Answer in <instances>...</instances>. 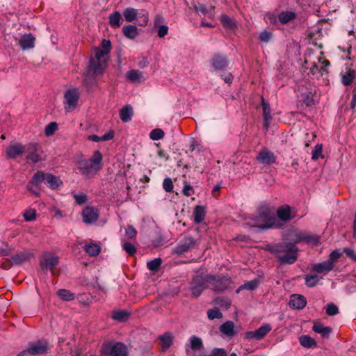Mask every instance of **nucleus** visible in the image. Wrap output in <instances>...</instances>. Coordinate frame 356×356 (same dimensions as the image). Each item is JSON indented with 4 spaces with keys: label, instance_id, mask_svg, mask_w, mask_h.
I'll return each mask as SVG.
<instances>
[{
    "label": "nucleus",
    "instance_id": "obj_37",
    "mask_svg": "<svg viewBox=\"0 0 356 356\" xmlns=\"http://www.w3.org/2000/svg\"><path fill=\"white\" fill-rule=\"evenodd\" d=\"M296 17V13L293 11H282L278 15V19L282 24L293 20Z\"/></svg>",
    "mask_w": 356,
    "mask_h": 356
},
{
    "label": "nucleus",
    "instance_id": "obj_43",
    "mask_svg": "<svg viewBox=\"0 0 356 356\" xmlns=\"http://www.w3.org/2000/svg\"><path fill=\"white\" fill-rule=\"evenodd\" d=\"M84 249L90 256H97L101 251L99 245L92 243L86 244Z\"/></svg>",
    "mask_w": 356,
    "mask_h": 356
},
{
    "label": "nucleus",
    "instance_id": "obj_31",
    "mask_svg": "<svg viewBox=\"0 0 356 356\" xmlns=\"http://www.w3.org/2000/svg\"><path fill=\"white\" fill-rule=\"evenodd\" d=\"M122 15L127 22H132L138 17L139 13L134 8L127 7L124 9Z\"/></svg>",
    "mask_w": 356,
    "mask_h": 356
},
{
    "label": "nucleus",
    "instance_id": "obj_26",
    "mask_svg": "<svg viewBox=\"0 0 356 356\" xmlns=\"http://www.w3.org/2000/svg\"><path fill=\"white\" fill-rule=\"evenodd\" d=\"M122 32L127 38L131 40H134L139 34L138 28L133 24L124 26L122 29Z\"/></svg>",
    "mask_w": 356,
    "mask_h": 356
},
{
    "label": "nucleus",
    "instance_id": "obj_1",
    "mask_svg": "<svg viewBox=\"0 0 356 356\" xmlns=\"http://www.w3.org/2000/svg\"><path fill=\"white\" fill-rule=\"evenodd\" d=\"M266 250L273 254L280 264H293L298 259V248L291 242L269 244Z\"/></svg>",
    "mask_w": 356,
    "mask_h": 356
},
{
    "label": "nucleus",
    "instance_id": "obj_54",
    "mask_svg": "<svg viewBox=\"0 0 356 356\" xmlns=\"http://www.w3.org/2000/svg\"><path fill=\"white\" fill-rule=\"evenodd\" d=\"M137 232L132 225H128L125 228V236L129 239H134L136 237Z\"/></svg>",
    "mask_w": 356,
    "mask_h": 356
},
{
    "label": "nucleus",
    "instance_id": "obj_53",
    "mask_svg": "<svg viewBox=\"0 0 356 356\" xmlns=\"http://www.w3.org/2000/svg\"><path fill=\"white\" fill-rule=\"evenodd\" d=\"M272 37H273V33L270 31H268L266 30L263 31L259 35V38L260 41L265 42V43H268L271 40Z\"/></svg>",
    "mask_w": 356,
    "mask_h": 356
},
{
    "label": "nucleus",
    "instance_id": "obj_35",
    "mask_svg": "<svg viewBox=\"0 0 356 356\" xmlns=\"http://www.w3.org/2000/svg\"><path fill=\"white\" fill-rule=\"evenodd\" d=\"M133 115V108L131 105L123 106L120 111V119L124 122H129Z\"/></svg>",
    "mask_w": 356,
    "mask_h": 356
},
{
    "label": "nucleus",
    "instance_id": "obj_33",
    "mask_svg": "<svg viewBox=\"0 0 356 356\" xmlns=\"http://www.w3.org/2000/svg\"><path fill=\"white\" fill-rule=\"evenodd\" d=\"M260 284V280L258 278H255L254 280H250L248 282H245L240 287H238L236 293H239L242 290H248V291H253L256 289Z\"/></svg>",
    "mask_w": 356,
    "mask_h": 356
},
{
    "label": "nucleus",
    "instance_id": "obj_62",
    "mask_svg": "<svg viewBox=\"0 0 356 356\" xmlns=\"http://www.w3.org/2000/svg\"><path fill=\"white\" fill-rule=\"evenodd\" d=\"M149 64V60L147 57H139L138 58V65L140 68H145Z\"/></svg>",
    "mask_w": 356,
    "mask_h": 356
},
{
    "label": "nucleus",
    "instance_id": "obj_42",
    "mask_svg": "<svg viewBox=\"0 0 356 356\" xmlns=\"http://www.w3.org/2000/svg\"><path fill=\"white\" fill-rule=\"evenodd\" d=\"M57 295L64 301H71L75 299V294L67 289H59Z\"/></svg>",
    "mask_w": 356,
    "mask_h": 356
},
{
    "label": "nucleus",
    "instance_id": "obj_23",
    "mask_svg": "<svg viewBox=\"0 0 356 356\" xmlns=\"http://www.w3.org/2000/svg\"><path fill=\"white\" fill-rule=\"evenodd\" d=\"M277 216L281 221H289L293 218L291 207L286 204L280 207L277 210Z\"/></svg>",
    "mask_w": 356,
    "mask_h": 356
},
{
    "label": "nucleus",
    "instance_id": "obj_16",
    "mask_svg": "<svg viewBox=\"0 0 356 356\" xmlns=\"http://www.w3.org/2000/svg\"><path fill=\"white\" fill-rule=\"evenodd\" d=\"M24 152V145L19 143H15L10 145L6 150V158L15 159Z\"/></svg>",
    "mask_w": 356,
    "mask_h": 356
},
{
    "label": "nucleus",
    "instance_id": "obj_63",
    "mask_svg": "<svg viewBox=\"0 0 356 356\" xmlns=\"http://www.w3.org/2000/svg\"><path fill=\"white\" fill-rule=\"evenodd\" d=\"M341 252H340L338 250H333L329 256L328 261H331L334 264V262L337 261V259L341 257Z\"/></svg>",
    "mask_w": 356,
    "mask_h": 356
},
{
    "label": "nucleus",
    "instance_id": "obj_45",
    "mask_svg": "<svg viewBox=\"0 0 356 356\" xmlns=\"http://www.w3.org/2000/svg\"><path fill=\"white\" fill-rule=\"evenodd\" d=\"M142 73L136 70H131L126 74V77L131 82H137L140 81Z\"/></svg>",
    "mask_w": 356,
    "mask_h": 356
},
{
    "label": "nucleus",
    "instance_id": "obj_29",
    "mask_svg": "<svg viewBox=\"0 0 356 356\" xmlns=\"http://www.w3.org/2000/svg\"><path fill=\"white\" fill-rule=\"evenodd\" d=\"M122 22V15L118 10L112 13L108 17V23L112 28H119L121 26Z\"/></svg>",
    "mask_w": 356,
    "mask_h": 356
},
{
    "label": "nucleus",
    "instance_id": "obj_3",
    "mask_svg": "<svg viewBox=\"0 0 356 356\" xmlns=\"http://www.w3.org/2000/svg\"><path fill=\"white\" fill-rule=\"evenodd\" d=\"M102 154L99 150H95L89 159H82L78 161L77 168L82 175L91 177L102 168Z\"/></svg>",
    "mask_w": 356,
    "mask_h": 356
},
{
    "label": "nucleus",
    "instance_id": "obj_34",
    "mask_svg": "<svg viewBox=\"0 0 356 356\" xmlns=\"http://www.w3.org/2000/svg\"><path fill=\"white\" fill-rule=\"evenodd\" d=\"M31 256L32 254L29 252H20L13 256L10 258V261H12L14 264L18 265L28 261Z\"/></svg>",
    "mask_w": 356,
    "mask_h": 356
},
{
    "label": "nucleus",
    "instance_id": "obj_56",
    "mask_svg": "<svg viewBox=\"0 0 356 356\" xmlns=\"http://www.w3.org/2000/svg\"><path fill=\"white\" fill-rule=\"evenodd\" d=\"M339 313V309L334 303H329L326 307V314L329 316H334Z\"/></svg>",
    "mask_w": 356,
    "mask_h": 356
},
{
    "label": "nucleus",
    "instance_id": "obj_10",
    "mask_svg": "<svg viewBox=\"0 0 356 356\" xmlns=\"http://www.w3.org/2000/svg\"><path fill=\"white\" fill-rule=\"evenodd\" d=\"M256 159L259 163L270 165L275 163L277 157L275 154L268 148L263 147L258 152Z\"/></svg>",
    "mask_w": 356,
    "mask_h": 356
},
{
    "label": "nucleus",
    "instance_id": "obj_8",
    "mask_svg": "<svg viewBox=\"0 0 356 356\" xmlns=\"http://www.w3.org/2000/svg\"><path fill=\"white\" fill-rule=\"evenodd\" d=\"M191 348L193 352V356H227V351L224 348H215L209 355L197 354L195 352L203 348V343L201 338L193 336L190 339Z\"/></svg>",
    "mask_w": 356,
    "mask_h": 356
},
{
    "label": "nucleus",
    "instance_id": "obj_38",
    "mask_svg": "<svg viewBox=\"0 0 356 356\" xmlns=\"http://www.w3.org/2000/svg\"><path fill=\"white\" fill-rule=\"evenodd\" d=\"M46 177L47 174L42 171H38L33 175L31 180L29 181V184L38 188L42 182H45Z\"/></svg>",
    "mask_w": 356,
    "mask_h": 356
},
{
    "label": "nucleus",
    "instance_id": "obj_21",
    "mask_svg": "<svg viewBox=\"0 0 356 356\" xmlns=\"http://www.w3.org/2000/svg\"><path fill=\"white\" fill-rule=\"evenodd\" d=\"M83 222L86 224H92L97 221L98 213L95 209L92 207H86L82 211Z\"/></svg>",
    "mask_w": 356,
    "mask_h": 356
},
{
    "label": "nucleus",
    "instance_id": "obj_24",
    "mask_svg": "<svg viewBox=\"0 0 356 356\" xmlns=\"http://www.w3.org/2000/svg\"><path fill=\"white\" fill-rule=\"evenodd\" d=\"M312 330L316 333L320 334L323 338H328L332 332V329L330 327L324 326L319 322L314 323Z\"/></svg>",
    "mask_w": 356,
    "mask_h": 356
},
{
    "label": "nucleus",
    "instance_id": "obj_50",
    "mask_svg": "<svg viewBox=\"0 0 356 356\" xmlns=\"http://www.w3.org/2000/svg\"><path fill=\"white\" fill-rule=\"evenodd\" d=\"M122 249L129 256H133L137 250L134 245L129 242H124L122 243Z\"/></svg>",
    "mask_w": 356,
    "mask_h": 356
},
{
    "label": "nucleus",
    "instance_id": "obj_25",
    "mask_svg": "<svg viewBox=\"0 0 356 356\" xmlns=\"http://www.w3.org/2000/svg\"><path fill=\"white\" fill-rule=\"evenodd\" d=\"M356 76V72L353 69H347L345 72H341V83L343 86H350Z\"/></svg>",
    "mask_w": 356,
    "mask_h": 356
},
{
    "label": "nucleus",
    "instance_id": "obj_5",
    "mask_svg": "<svg viewBox=\"0 0 356 356\" xmlns=\"http://www.w3.org/2000/svg\"><path fill=\"white\" fill-rule=\"evenodd\" d=\"M209 289L215 292H223L230 285L231 277L228 275H208Z\"/></svg>",
    "mask_w": 356,
    "mask_h": 356
},
{
    "label": "nucleus",
    "instance_id": "obj_44",
    "mask_svg": "<svg viewBox=\"0 0 356 356\" xmlns=\"http://www.w3.org/2000/svg\"><path fill=\"white\" fill-rule=\"evenodd\" d=\"M220 22L224 27L229 29H234L236 27L235 22L227 15L221 16Z\"/></svg>",
    "mask_w": 356,
    "mask_h": 356
},
{
    "label": "nucleus",
    "instance_id": "obj_41",
    "mask_svg": "<svg viewBox=\"0 0 356 356\" xmlns=\"http://www.w3.org/2000/svg\"><path fill=\"white\" fill-rule=\"evenodd\" d=\"M300 343L302 346L307 348L316 346V342L314 339L309 335H302L299 338Z\"/></svg>",
    "mask_w": 356,
    "mask_h": 356
},
{
    "label": "nucleus",
    "instance_id": "obj_49",
    "mask_svg": "<svg viewBox=\"0 0 356 356\" xmlns=\"http://www.w3.org/2000/svg\"><path fill=\"white\" fill-rule=\"evenodd\" d=\"M58 129V124L56 122L49 123L44 129V134L47 136H52Z\"/></svg>",
    "mask_w": 356,
    "mask_h": 356
},
{
    "label": "nucleus",
    "instance_id": "obj_55",
    "mask_svg": "<svg viewBox=\"0 0 356 356\" xmlns=\"http://www.w3.org/2000/svg\"><path fill=\"white\" fill-rule=\"evenodd\" d=\"M163 188L166 192H172L173 191V183L170 178L166 177L164 179L163 182Z\"/></svg>",
    "mask_w": 356,
    "mask_h": 356
},
{
    "label": "nucleus",
    "instance_id": "obj_39",
    "mask_svg": "<svg viewBox=\"0 0 356 356\" xmlns=\"http://www.w3.org/2000/svg\"><path fill=\"white\" fill-rule=\"evenodd\" d=\"M129 316L130 313L125 310H114L112 314V318L119 322H126Z\"/></svg>",
    "mask_w": 356,
    "mask_h": 356
},
{
    "label": "nucleus",
    "instance_id": "obj_19",
    "mask_svg": "<svg viewBox=\"0 0 356 356\" xmlns=\"http://www.w3.org/2000/svg\"><path fill=\"white\" fill-rule=\"evenodd\" d=\"M334 268V264L331 261H325L321 263H316L312 266V271L317 273L327 274Z\"/></svg>",
    "mask_w": 356,
    "mask_h": 356
},
{
    "label": "nucleus",
    "instance_id": "obj_27",
    "mask_svg": "<svg viewBox=\"0 0 356 356\" xmlns=\"http://www.w3.org/2000/svg\"><path fill=\"white\" fill-rule=\"evenodd\" d=\"M262 108L264 116V127L267 129H268L270 121L272 120L270 114L271 109L268 103L266 102L264 99H262Z\"/></svg>",
    "mask_w": 356,
    "mask_h": 356
},
{
    "label": "nucleus",
    "instance_id": "obj_6",
    "mask_svg": "<svg viewBox=\"0 0 356 356\" xmlns=\"http://www.w3.org/2000/svg\"><path fill=\"white\" fill-rule=\"evenodd\" d=\"M104 354L109 356H127L128 348L127 346L122 342H104L101 348Z\"/></svg>",
    "mask_w": 356,
    "mask_h": 356
},
{
    "label": "nucleus",
    "instance_id": "obj_58",
    "mask_svg": "<svg viewBox=\"0 0 356 356\" xmlns=\"http://www.w3.org/2000/svg\"><path fill=\"white\" fill-rule=\"evenodd\" d=\"M322 149H323V146L321 144H317L314 147V149L312 151V160H317L320 157L321 152H322Z\"/></svg>",
    "mask_w": 356,
    "mask_h": 356
},
{
    "label": "nucleus",
    "instance_id": "obj_64",
    "mask_svg": "<svg viewBox=\"0 0 356 356\" xmlns=\"http://www.w3.org/2000/svg\"><path fill=\"white\" fill-rule=\"evenodd\" d=\"M102 49L106 51L109 54L111 49V42L108 40L104 39L101 43Z\"/></svg>",
    "mask_w": 356,
    "mask_h": 356
},
{
    "label": "nucleus",
    "instance_id": "obj_47",
    "mask_svg": "<svg viewBox=\"0 0 356 356\" xmlns=\"http://www.w3.org/2000/svg\"><path fill=\"white\" fill-rule=\"evenodd\" d=\"M162 264V260L161 258H155L147 264V268L151 271H156Z\"/></svg>",
    "mask_w": 356,
    "mask_h": 356
},
{
    "label": "nucleus",
    "instance_id": "obj_60",
    "mask_svg": "<svg viewBox=\"0 0 356 356\" xmlns=\"http://www.w3.org/2000/svg\"><path fill=\"white\" fill-rule=\"evenodd\" d=\"M168 33V26L166 25H159L157 31L158 37L164 38Z\"/></svg>",
    "mask_w": 356,
    "mask_h": 356
},
{
    "label": "nucleus",
    "instance_id": "obj_9",
    "mask_svg": "<svg viewBox=\"0 0 356 356\" xmlns=\"http://www.w3.org/2000/svg\"><path fill=\"white\" fill-rule=\"evenodd\" d=\"M272 330L268 323H263L257 330L246 332L244 339L248 340L260 341Z\"/></svg>",
    "mask_w": 356,
    "mask_h": 356
},
{
    "label": "nucleus",
    "instance_id": "obj_13",
    "mask_svg": "<svg viewBox=\"0 0 356 356\" xmlns=\"http://www.w3.org/2000/svg\"><path fill=\"white\" fill-rule=\"evenodd\" d=\"M29 348L33 356L46 353L48 350V342L45 340H38L29 343Z\"/></svg>",
    "mask_w": 356,
    "mask_h": 356
},
{
    "label": "nucleus",
    "instance_id": "obj_28",
    "mask_svg": "<svg viewBox=\"0 0 356 356\" xmlns=\"http://www.w3.org/2000/svg\"><path fill=\"white\" fill-rule=\"evenodd\" d=\"M44 184L51 189L54 190L59 188V186L63 184V182L58 177L50 173H47Z\"/></svg>",
    "mask_w": 356,
    "mask_h": 356
},
{
    "label": "nucleus",
    "instance_id": "obj_11",
    "mask_svg": "<svg viewBox=\"0 0 356 356\" xmlns=\"http://www.w3.org/2000/svg\"><path fill=\"white\" fill-rule=\"evenodd\" d=\"M40 149V145L35 143L24 145V152L27 154L26 159L28 161L36 163L40 160V156L39 154Z\"/></svg>",
    "mask_w": 356,
    "mask_h": 356
},
{
    "label": "nucleus",
    "instance_id": "obj_20",
    "mask_svg": "<svg viewBox=\"0 0 356 356\" xmlns=\"http://www.w3.org/2000/svg\"><path fill=\"white\" fill-rule=\"evenodd\" d=\"M307 304L305 296L299 294H293L290 298L289 305L291 308L302 309Z\"/></svg>",
    "mask_w": 356,
    "mask_h": 356
},
{
    "label": "nucleus",
    "instance_id": "obj_61",
    "mask_svg": "<svg viewBox=\"0 0 356 356\" xmlns=\"http://www.w3.org/2000/svg\"><path fill=\"white\" fill-rule=\"evenodd\" d=\"M24 217L26 221H32L36 218L35 211L34 210H26L24 213Z\"/></svg>",
    "mask_w": 356,
    "mask_h": 356
},
{
    "label": "nucleus",
    "instance_id": "obj_18",
    "mask_svg": "<svg viewBox=\"0 0 356 356\" xmlns=\"http://www.w3.org/2000/svg\"><path fill=\"white\" fill-rule=\"evenodd\" d=\"M106 67V60H95L92 57L90 60L89 71L95 76L102 74Z\"/></svg>",
    "mask_w": 356,
    "mask_h": 356
},
{
    "label": "nucleus",
    "instance_id": "obj_59",
    "mask_svg": "<svg viewBox=\"0 0 356 356\" xmlns=\"http://www.w3.org/2000/svg\"><path fill=\"white\" fill-rule=\"evenodd\" d=\"M73 197L76 202L79 205L83 204L87 200V196L84 193L74 194Z\"/></svg>",
    "mask_w": 356,
    "mask_h": 356
},
{
    "label": "nucleus",
    "instance_id": "obj_46",
    "mask_svg": "<svg viewBox=\"0 0 356 356\" xmlns=\"http://www.w3.org/2000/svg\"><path fill=\"white\" fill-rule=\"evenodd\" d=\"M305 284L310 288L314 287L317 285L320 280V277L318 275H307L305 277Z\"/></svg>",
    "mask_w": 356,
    "mask_h": 356
},
{
    "label": "nucleus",
    "instance_id": "obj_40",
    "mask_svg": "<svg viewBox=\"0 0 356 356\" xmlns=\"http://www.w3.org/2000/svg\"><path fill=\"white\" fill-rule=\"evenodd\" d=\"M159 339L161 341L162 350H166L172 343L173 337L170 332H166L163 335L159 336Z\"/></svg>",
    "mask_w": 356,
    "mask_h": 356
},
{
    "label": "nucleus",
    "instance_id": "obj_7",
    "mask_svg": "<svg viewBox=\"0 0 356 356\" xmlns=\"http://www.w3.org/2000/svg\"><path fill=\"white\" fill-rule=\"evenodd\" d=\"M207 281L208 275H196L193 277L190 282V291L194 298H198L206 289H209Z\"/></svg>",
    "mask_w": 356,
    "mask_h": 356
},
{
    "label": "nucleus",
    "instance_id": "obj_30",
    "mask_svg": "<svg viewBox=\"0 0 356 356\" xmlns=\"http://www.w3.org/2000/svg\"><path fill=\"white\" fill-rule=\"evenodd\" d=\"M314 89L311 85L307 88V91L301 93V101L307 106H312L314 104L313 99Z\"/></svg>",
    "mask_w": 356,
    "mask_h": 356
},
{
    "label": "nucleus",
    "instance_id": "obj_52",
    "mask_svg": "<svg viewBox=\"0 0 356 356\" xmlns=\"http://www.w3.org/2000/svg\"><path fill=\"white\" fill-rule=\"evenodd\" d=\"M93 54H94L93 58L96 59L95 60L99 61V60H104L103 58H104L105 56L108 54V53L106 52V51L102 50L99 47H97L95 49Z\"/></svg>",
    "mask_w": 356,
    "mask_h": 356
},
{
    "label": "nucleus",
    "instance_id": "obj_2",
    "mask_svg": "<svg viewBox=\"0 0 356 356\" xmlns=\"http://www.w3.org/2000/svg\"><path fill=\"white\" fill-rule=\"evenodd\" d=\"M251 220L252 221V227H258L261 229L280 227L277 219L272 216L270 208L266 204H261L258 207L255 216Z\"/></svg>",
    "mask_w": 356,
    "mask_h": 356
},
{
    "label": "nucleus",
    "instance_id": "obj_32",
    "mask_svg": "<svg viewBox=\"0 0 356 356\" xmlns=\"http://www.w3.org/2000/svg\"><path fill=\"white\" fill-rule=\"evenodd\" d=\"M220 331L227 337H233L236 334L234 324L231 321H227L220 327Z\"/></svg>",
    "mask_w": 356,
    "mask_h": 356
},
{
    "label": "nucleus",
    "instance_id": "obj_22",
    "mask_svg": "<svg viewBox=\"0 0 356 356\" xmlns=\"http://www.w3.org/2000/svg\"><path fill=\"white\" fill-rule=\"evenodd\" d=\"M301 241L306 242L307 243L318 244L319 243V238L315 235H309L302 233H297L296 234V238L294 239V245L299 243Z\"/></svg>",
    "mask_w": 356,
    "mask_h": 356
},
{
    "label": "nucleus",
    "instance_id": "obj_4",
    "mask_svg": "<svg viewBox=\"0 0 356 356\" xmlns=\"http://www.w3.org/2000/svg\"><path fill=\"white\" fill-rule=\"evenodd\" d=\"M200 241L195 239L191 234L184 235L178 243L173 248L172 254L181 257L185 253L192 251L193 249L198 248Z\"/></svg>",
    "mask_w": 356,
    "mask_h": 356
},
{
    "label": "nucleus",
    "instance_id": "obj_15",
    "mask_svg": "<svg viewBox=\"0 0 356 356\" xmlns=\"http://www.w3.org/2000/svg\"><path fill=\"white\" fill-rule=\"evenodd\" d=\"M35 37L31 33H29L22 35L18 44L22 51H27L35 47Z\"/></svg>",
    "mask_w": 356,
    "mask_h": 356
},
{
    "label": "nucleus",
    "instance_id": "obj_51",
    "mask_svg": "<svg viewBox=\"0 0 356 356\" xmlns=\"http://www.w3.org/2000/svg\"><path fill=\"white\" fill-rule=\"evenodd\" d=\"M208 318L211 320H213L215 318H221L222 317V314L220 312L218 308L210 309L207 311Z\"/></svg>",
    "mask_w": 356,
    "mask_h": 356
},
{
    "label": "nucleus",
    "instance_id": "obj_17",
    "mask_svg": "<svg viewBox=\"0 0 356 356\" xmlns=\"http://www.w3.org/2000/svg\"><path fill=\"white\" fill-rule=\"evenodd\" d=\"M59 262L58 256L44 255L40 261L42 270H53Z\"/></svg>",
    "mask_w": 356,
    "mask_h": 356
},
{
    "label": "nucleus",
    "instance_id": "obj_57",
    "mask_svg": "<svg viewBox=\"0 0 356 356\" xmlns=\"http://www.w3.org/2000/svg\"><path fill=\"white\" fill-rule=\"evenodd\" d=\"M138 17L141 19L139 25L141 26H145L147 24L149 21V13L146 10H143L142 13H139Z\"/></svg>",
    "mask_w": 356,
    "mask_h": 356
},
{
    "label": "nucleus",
    "instance_id": "obj_14",
    "mask_svg": "<svg viewBox=\"0 0 356 356\" xmlns=\"http://www.w3.org/2000/svg\"><path fill=\"white\" fill-rule=\"evenodd\" d=\"M64 97L65 102L68 105L67 107L65 108L67 111H70L77 106L79 99V93L78 89L74 88L67 90L65 92Z\"/></svg>",
    "mask_w": 356,
    "mask_h": 356
},
{
    "label": "nucleus",
    "instance_id": "obj_48",
    "mask_svg": "<svg viewBox=\"0 0 356 356\" xmlns=\"http://www.w3.org/2000/svg\"><path fill=\"white\" fill-rule=\"evenodd\" d=\"M165 136L164 131L159 128L154 129L149 134V138L152 140H159L162 139Z\"/></svg>",
    "mask_w": 356,
    "mask_h": 356
},
{
    "label": "nucleus",
    "instance_id": "obj_36",
    "mask_svg": "<svg viewBox=\"0 0 356 356\" xmlns=\"http://www.w3.org/2000/svg\"><path fill=\"white\" fill-rule=\"evenodd\" d=\"M205 216L206 211L204 207L198 205L194 208L193 220L195 223L202 222L204 220Z\"/></svg>",
    "mask_w": 356,
    "mask_h": 356
},
{
    "label": "nucleus",
    "instance_id": "obj_12",
    "mask_svg": "<svg viewBox=\"0 0 356 356\" xmlns=\"http://www.w3.org/2000/svg\"><path fill=\"white\" fill-rule=\"evenodd\" d=\"M210 63L216 71H222L228 67L229 60L225 56L215 54L210 60Z\"/></svg>",
    "mask_w": 356,
    "mask_h": 356
}]
</instances>
